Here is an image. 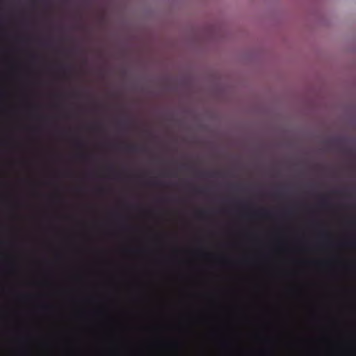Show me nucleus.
Here are the masks:
<instances>
[{
    "label": "nucleus",
    "instance_id": "3",
    "mask_svg": "<svg viewBox=\"0 0 356 356\" xmlns=\"http://www.w3.org/2000/svg\"><path fill=\"white\" fill-rule=\"evenodd\" d=\"M259 213L263 214V215H264V216H268V215L270 213V211H266V210H261V211L259 212Z\"/></svg>",
    "mask_w": 356,
    "mask_h": 356
},
{
    "label": "nucleus",
    "instance_id": "1",
    "mask_svg": "<svg viewBox=\"0 0 356 356\" xmlns=\"http://www.w3.org/2000/svg\"><path fill=\"white\" fill-rule=\"evenodd\" d=\"M126 149L129 152H135L137 149V147L134 145H126Z\"/></svg>",
    "mask_w": 356,
    "mask_h": 356
},
{
    "label": "nucleus",
    "instance_id": "2",
    "mask_svg": "<svg viewBox=\"0 0 356 356\" xmlns=\"http://www.w3.org/2000/svg\"><path fill=\"white\" fill-rule=\"evenodd\" d=\"M206 213V211H200L197 212V215L200 218H203L204 216V214Z\"/></svg>",
    "mask_w": 356,
    "mask_h": 356
},
{
    "label": "nucleus",
    "instance_id": "4",
    "mask_svg": "<svg viewBox=\"0 0 356 356\" xmlns=\"http://www.w3.org/2000/svg\"><path fill=\"white\" fill-rule=\"evenodd\" d=\"M321 205H322L323 207H326V206H327V202H326L325 200H323V201H322V202H321Z\"/></svg>",
    "mask_w": 356,
    "mask_h": 356
}]
</instances>
